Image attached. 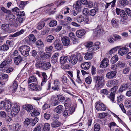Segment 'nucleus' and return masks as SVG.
<instances>
[{"label": "nucleus", "mask_w": 131, "mask_h": 131, "mask_svg": "<svg viewBox=\"0 0 131 131\" xmlns=\"http://www.w3.org/2000/svg\"><path fill=\"white\" fill-rule=\"evenodd\" d=\"M19 50L23 56L27 57L29 55V52L30 50V48L28 46L23 45L20 47Z\"/></svg>", "instance_id": "1"}, {"label": "nucleus", "mask_w": 131, "mask_h": 131, "mask_svg": "<svg viewBox=\"0 0 131 131\" xmlns=\"http://www.w3.org/2000/svg\"><path fill=\"white\" fill-rule=\"evenodd\" d=\"M94 79L97 82L98 87L101 88L103 86L105 83L103 76H97L95 77Z\"/></svg>", "instance_id": "2"}, {"label": "nucleus", "mask_w": 131, "mask_h": 131, "mask_svg": "<svg viewBox=\"0 0 131 131\" xmlns=\"http://www.w3.org/2000/svg\"><path fill=\"white\" fill-rule=\"evenodd\" d=\"M69 79H68L67 77L65 75L62 76L61 77V81L62 83L64 84L67 85L68 86L71 84V82L74 84H75V82L73 80L72 78L69 77Z\"/></svg>", "instance_id": "3"}, {"label": "nucleus", "mask_w": 131, "mask_h": 131, "mask_svg": "<svg viewBox=\"0 0 131 131\" xmlns=\"http://www.w3.org/2000/svg\"><path fill=\"white\" fill-rule=\"evenodd\" d=\"M55 49L57 50H61L63 48V45L59 40L56 39L53 43Z\"/></svg>", "instance_id": "4"}, {"label": "nucleus", "mask_w": 131, "mask_h": 131, "mask_svg": "<svg viewBox=\"0 0 131 131\" xmlns=\"http://www.w3.org/2000/svg\"><path fill=\"white\" fill-rule=\"evenodd\" d=\"M118 89L117 86H114L113 88H112L111 90L113 92H111L110 93V95L108 96V97L110 98V100L112 102H113L114 101V97L115 96V92L116 91V90Z\"/></svg>", "instance_id": "5"}, {"label": "nucleus", "mask_w": 131, "mask_h": 131, "mask_svg": "<svg viewBox=\"0 0 131 131\" xmlns=\"http://www.w3.org/2000/svg\"><path fill=\"white\" fill-rule=\"evenodd\" d=\"M78 60L76 53L75 54L71 55L69 57V62L73 65L77 63Z\"/></svg>", "instance_id": "6"}, {"label": "nucleus", "mask_w": 131, "mask_h": 131, "mask_svg": "<svg viewBox=\"0 0 131 131\" xmlns=\"http://www.w3.org/2000/svg\"><path fill=\"white\" fill-rule=\"evenodd\" d=\"M61 39L63 45L65 46H68L70 44V40L68 37L64 36L61 38Z\"/></svg>", "instance_id": "7"}, {"label": "nucleus", "mask_w": 131, "mask_h": 131, "mask_svg": "<svg viewBox=\"0 0 131 131\" xmlns=\"http://www.w3.org/2000/svg\"><path fill=\"white\" fill-rule=\"evenodd\" d=\"M95 108L97 110L99 111H105L106 110L105 105L102 103L97 102Z\"/></svg>", "instance_id": "8"}, {"label": "nucleus", "mask_w": 131, "mask_h": 131, "mask_svg": "<svg viewBox=\"0 0 131 131\" xmlns=\"http://www.w3.org/2000/svg\"><path fill=\"white\" fill-rule=\"evenodd\" d=\"M20 110V107L18 105H14L13 106L11 110V113L14 115L18 113Z\"/></svg>", "instance_id": "9"}, {"label": "nucleus", "mask_w": 131, "mask_h": 131, "mask_svg": "<svg viewBox=\"0 0 131 131\" xmlns=\"http://www.w3.org/2000/svg\"><path fill=\"white\" fill-rule=\"evenodd\" d=\"M12 104L11 102L8 101L5 102L4 109L7 112H9L11 110Z\"/></svg>", "instance_id": "10"}, {"label": "nucleus", "mask_w": 131, "mask_h": 131, "mask_svg": "<svg viewBox=\"0 0 131 131\" xmlns=\"http://www.w3.org/2000/svg\"><path fill=\"white\" fill-rule=\"evenodd\" d=\"M117 73L116 70L109 72L106 74V77L108 79H112L116 75Z\"/></svg>", "instance_id": "11"}, {"label": "nucleus", "mask_w": 131, "mask_h": 131, "mask_svg": "<svg viewBox=\"0 0 131 131\" xmlns=\"http://www.w3.org/2000/svg\"><path fill=\"white\" fill-rule=\"evenodd\" d=\"M109 60L107 58H104L101 62L100 67L102 68L106 67L108 65Z\"/></svg>", "instance_id": "12"}, {"label": "nucleus", "mask_w": 131, "mask_h": 131, "mask_svg": "<svg viewBox=\"0 0 131 131\" xmlns=\"http://www.w3.org/2000/svg\"><path fill=\"white\" fill-rule=\"evenodd\" d=\"M73 7L78 12H80L81 10V2L79 1H77L75 4L73 5Z\"/></svg>", "instance_id": "13"}, {"label": "nucleus", "mask_w": 131, "mask_h": 131, "mask_svg": "<svg viewBox=\"0 0 131 131\" xmlns=\"http://www.w3.org/2000/svg\"><path fill=\"white\" fill-rule=\"evenodd\" d=\"M51 54L50 52H46L40 54V57L43 59L45 60L49 58L51 56Z\"/></svg>", "instance_id": "14"}, {"label": "nucleus", "mask_w": 131, "mask_h": 131, "mask_svg": "<svg viewBox=\"0 0 131 131\" xmlns=\"http://www.w3.org/2000/svg\"><path fill=\"white\" fill-rule=\"evenodd\" d=\"M116 12L117 15H119L120 17H119V19L120 20L121 23H123V21H122L123 16V10H121V9L117 8L116 9Z\"/></svg>", "instance_id": "15"}, {"label": "nucleus", "mask_w": 131, "mask_h": 131, "mask_svg": "<svg viewBox=\"0 0 131 131\" xmlns=\"http://www.w3.org/2000/svg\"><path fill=\"white\" fill-rule=\"evenodd\" d=\"M85 31L83 29L78 30L76 32L77 36L79 38H81L85 33Z\"/></svg>", "instance_id": "16"}, {"label": "nucleus", "mask_w": 131, "mask_h": 131, "mask_svg": "<svg viewBox=\"0 0 131 131\" xmlns=\"http://www.w3.org/2000/svg\"><path fill=\"white\" fill-rule=\"evenodd\" d=\"M59 55V53L58 52L55 53L53 55L52 57V60L51 61L52 63H55L57 62L58 57Z\"/></svg>", "instance_id": "17"}, {"label": "nucleus", "mask_w": 131, "mask_h": 131, "mask_svg": "<svg viewBox=\"0 0 131 131\" xmlns=\"http://www.w3.org/2000/svg\"><path fill=\"white\" fill-rule=\"evenodd\" d=\"M123 100V95L121 94L119 96L117 97V100L118 104H119L120 107L123 111V104L122 103L119 104V103L122 102Z\"/></svg>", "instance_id": "18"}, {"label": "nucleus", "mask_w": 131, "mask_h": 131, "mask_svg": "<svg viewBox=\"0 0 131 131\" xmlns=\"http://www.w3.org/2000/svg\"><path fill=\"white\" fill-rule=\"evenodd\" d=\"M63 107L61 105H60L57 106L54 109L55 112L58 114H60L63 110Z\"/></svg>", "instance_id": "19"}, {"label": "nucleus", "mask_w": 131, "mask_h": 131, "mask_svg": "<svg viewBox=\"0 0 131 131\" xmlns=\"http://www.w3.org/2000/svg\"><path fill=\"white\" fill-rule=\"evenodd\" d=\"M23 108L25 109L28 112L31 111V110L33 109L32 105L30 104H26L24 106Z\"/></svg>", "instance_id": "20"}, {"label": "nucleus", "mask_w": 131, "mask_h": 131, "mask_svg": "<svg viewBox=\"0 0 131 131\" xmlns=\"http://www.w3.org/2000/svg\"><path fill=\"white\" fill-rule=\"evenodd\" d=\"M90 66V62H86L83 63L81 66V68L84 69L86 70L88 69Z\"/></svg>", "instance_id": "21"}, {"label": "nucleus", "mask_w": 131, "mask_h": 131, "mask_svg": "<svg viewBox=\"0 0 131 131\" xmlns=\"http://www.w3.org/2000/svg\"><path fill=\"white\" fill-rule=\"evenodd\" d=\"M54 38L53 36L49 35L46 38V41L49 43H52Z\"/></svg>", "instance_id": "22"}, {"label": "nucleus", "mask_w": 131, "mask_h": 131, "mask_svg": "<svg viewBox=\"0 0 131 131\" xmlns=\"http://www.w3.org/2000/svg\"><path fill=\"white\" fill-rule=\"evenodd\" d=\"M67 57L66 56H62L60 58V63L61 64L66 63L67 61Z\"/></svg>", "instance_id": "23"}, {"label": "nucleus", "mask_w": 131, "mask_h": 131, "mask_svg": "<svg viewBox=\"0 0 131 131\" xmlns=\"http://www.w3.org/2000/svg\"><path fill=\"white\" fill-rule=\"evenodd\" d=\"M22 60L21 57L19 56L16 57L14 60V62L16 65H18Z\"/></svg>", "instance_id": "24"}, {"label": "nucleus", "mask_w": 131, "mask_h": 131, "mask_svg": "<svg viewBox=\"0 0 131 131\" xmlns=\"http://www.w3.org/2000/svg\"><path fill=\"white\" fill-rule=\"evenodd\" d=\"M102 28L100 26H98L97 28L94 30V31L95 34H98L102 33L103 32Z\"/></svg>", "instance_id": "25"}, {"label": "nucleus", "mask_w": 131, "mask_h": 131, "mask_svg": "<svg viewBox=\"0 0 131 131\" xmlns=\"http://www.w3.org/2000/svg\"><path fill=\"white\" fill-rule=\"evenodd\" d=\"M25 31L24 29H21L20 31L17 32L12 35H11L10 37H16L23 34Z\"/></svg>", "instance_id": "26"}, {"label": "nucleus", "mask_w": 131, "mask_h": 131, "mask_svg": "<svg viewBox=\"0 0 131 131\" xmlns=\"http://www.w3.org/2000/svg\"><path fill=\"white\" fill-rule=\"evenodd\" d=\"M54 86L52 87L53 89L58 90L59 89V85L60 82L59 81L55 80L54 82Z\"/></svg>", "instance_id": "27"}, {"label": "nucleus", "mask_w": 131, "mask_h": 131, "mask_svg": "<svg viewBox=\"0 0 131 131\" xmlns=\"http://www.w3.org/2000/svg\"><path fill=\"white\" fill-rule=\"evenodd\" d=\"M61 125V123L58 121H53L51 124V126L52 127L55 128L59 127Z\"/></svg>", "instance_id": "28"}, {"label": "nucleus", "mask_w": 131, "mask_h": 131, "mask_svg": "<svg viewBox=\"0 0 131 131\" xmlns=\"http://www.w3.org/2000/svg\"><path fill=\"white\" fill-rule=\"evenodd\" d=\"M51 65L49 62H43L42 68L45 70L48 69L50 68Z\"/></svg>", "instance_id": "29"}, {"label": "nucleus", "mask_w": 131, "mask_h": 131, "mask_svg": "<svg viewBox=\"0 0 131 131\" xmlns=\"http://www.w3.org/2000/svg\"><path fill=\"white\" fill-rule=\"evenodd\" d=\"M45 24L43 21H40L37 24V28L39 30L41 29L45 26Z\"/></svg>", "instance_id": "30"}, {"label": "nucleus", "mask_w": 131, "mask_h": 131, "mask_svg": "<svg viewBox=\"0 0 131 131\" xmlns=\"http://www.w3.org/2000/svg\"><path fill=\"white\" fill-rule=\"evenodd\" d=\"M9 28V25L8 24H4L2 25V29L5 31H8Z\"/></svg>", "instance_id": "31"}, {"label": "nucleus", "mask_w": 131, "mask_h": 131, "mask_svg": "<svg viewBox=\"0 0 131 131\" xmlns=\"http://www.w3.org/2000/svg\"><path fill=\"white\" fill-rule=\"evenodd\" d=\"M58 97L54 96H52L51 100L52 102L54 104V106L59 104V102L58 101Z\"/></svg>", "instance_id": "32"}, {"label": "nucleus", "mask_w": 131, "mask_h": 131, "mask_svg": "<svg viewBox=\"0 0 131 131\" xmlns=\"http://www.w3.org/2000/svg\"><path fill=\"white\" fill-rule=\"evenodd\" d=\"M9 47L7 45L4 44L0 47V50L2 51H7L8 50Z\"/></svg>", "instance_id": "33"}, {"label": "nucleus", "mask_w": 131, "mask_h": 131, "mask_svg": "<svg viewBox=\"0 0 131 131\" xmlns=\"http://www.w3.org/2000/svg\"><path fill=\"white\" fill-rule=\"evenodd\" d=\"M42 82L41 84V86H42L47 81V76L46 75V73H42Z\"/></svg>", "instance_id": "34"}, {"label": "nucleus", "mask_w": 131, "mask_h": 131, "mask_svg": "<svg viewBox=\"0 0 131 131\" xmlns=\"http://www.w3.org/2000/svg\"><path fill=\"white\" fill-rule=\"evenodd\" d=\"M38 86L37 84L32 83L29 85V87L33 90L37 91Z\"/></svg>", "instance_id": "35"}, {"label": "nucleus", "mask_w": 131, "mask_h": 131, "mask_svg": "<svg viewBox=\"0 0 131 131\" xmlns=\"http://www.w3.org/2000/svg\"><path fill=\"white\" fill-rule=\"evenodd\" d=\"M12 86L13 87V89L12 91V92L14 93L16 91L17 88L18 87L17 82L16 81H14Z\"/></svg>", "instance_id": "36"}, {"label": "nucleus", "mask_w": 131, "mask_h": 131, "mask_svg": "<svg viewBox=\"0 0 131 131\" xmlns=\"http://www.w3.org/2000/svg\"><path fill=\"white\" fill-rule=\"evenodd\" d=\"M21 125L18 123L14 124L13 125V129L14 131H18L21 127Z\"/></svg>", "instance_id": "37"}, {"label": "nucleus", "mask_w": 131, "mask_h": 131, "mask_svg": "<svg viewBox=\"0 0 131 131\" xmlns=\"http://www.w3.org/2000/svg\"><path fill=\"white\" fill-rule=\"evenodd\" d=\"M118 56L115 55L112 57L111 60V62L112 64H114L118 60Z\"/></svg>", "instance_id": "38"}, {"label": "nucleus", "mask_w": 131, "mask_h": 131, "mask_svg": "<svg viewBox=\"0 0 131 131\" xmlns=\"http://www.w3.org/2000/svg\"><path fill=\"white\" fill-rule=\"evenodd\" d=\"M92 53H85L84 58L86 60H91L92 58Z\"/></svg>", "instance_id": "39"}, {"label": "nucleus", "mask_w": 131, "mask_h": 131, "mask_svg": "<svg viewBox=\"0 0 131 131\" xmlns=\"http://www.w3.org/2000/svg\"><path fill=\"white\" fill-rule=\"evenodd\" d=\"M37 81V79L34 76H32L29 77L28 80V83L32 82H36Z\"/></svg>", "instance_id": "40"}, {"label": "nucleus", "mask_w": 131, "mask_h": 131, "mask_svg": "<svg viewBox=\"0 0 131 131\" xmlns=\"http://www.w3.org/2000/svg\"><path fill=\"white\" fill-rule=\"evenodd\" d=\"M29 39L30 42H33L36 41V39L35 38L34 35L32 34L29 35Z\"/></svg>", "instance_id": "41"}, {"label": "nucleus", "mask_w": 131, "mask_h": 131, "mask_svg": "<svg viewBox=\"0 0 131 131\" xmlns=\"http://www.w3.org/2000/svg\"><path fill=\"white\" fill-rule=\"evenodd\" d=\"M50 129V124L47 123L45 124L43 130L44 131H49Z\"/></svg>", "instance_id": "42"}, {"label": "nucleus", "mask_w": 131, "mask_h": 131, "mask_svg": "<svg viewBox=\"0 0 131 131\" xmlns=\"http://www.w3.org/2000/svg\"><path fill=\"white\" fill-rule=\"evenodd\" d=\"M31 114L32 116H35L39 115L40 113L35 109H33V111L31 112Z\"/></svg>", "instance_id": "43"}, {"label": "nucleus", "mask_w": 131, "mask_h": 131, "mask_svg": "<svg viewBox=\"0 0 131 131\" xmlns=\"http://www.w3.org/2000/svg\"><path fill=\"white\" fill-rule=\"evenodd\" d=\"M32 121L31 119L30 118H27L24 121V124L25 126H27Z\"/></svg>", "instance_id": "44"}, {"label": "nucleus", "mask_w": 131, "mask_h": 131, "mask_svg": "<svg viewBox=\"0 0 131 131\" xmlns=\"http://www.w3.org/2000/svg\"><path fill=\"white\" fill-rule=\"evenodd\" d=\"M28 3V1H21L20 2V4L19 5V7L21 9L24 8L25 5L27 4Z\"/></svg>", "instance_id": "45"}, {"label": "nucleus", "mask_w": 131, "mask_h": 131, "mask_svg": "<svg viewBox=\"0 0 131 131\" xmlns=\"http://www.w3.org/2000/svg\"><path fill=\"white\" fill-rule=\"evenodd\" d=\"M71 100L70 99H67L65 101L64 105L66 108V107H70L71 105Z\"/></svg>", "instance_id": "46"}, {"label": "nucleus", "mask_w": 131, "mask_h": 131, "mask_svg": "<svg viewBox=\"0 0 131 131\" xmlns=\"http://www.w3.org/2000/svg\"><path fill=\"white\" fill-rule=\"evenodd\" d=\"M112 25L114 27L117 28L118 27V24L115 19H113L111 20Z\"/></svg>", "instance_id": "47"}, {"label": "nucleus", "mask_w": 131, "mask_h": 131, "mask_svg": "<svg viewBox=\"0 0 131 131\" xmlns=\"http://www.w3.org/2000/svg\"><path fill=\"white\" fill-rule=\"evenodd\" d=\"M100 45V43L99 42H97L94 43V45L93 46L94 49V50L95 51L99 49L100 47L99 45Z\"/></svg>", "instance_id": "48"}, {"label": "nucleus", "mask_w": 131, "mask_h": 131, "mask_svg": "<svg viewBox=\"0 0 131 131\" xmlns=\"http://www.w3.org/2000/svg\"><path fill=\"white\" fill-rule=\"evenodd\" d=\"M8 76L7 74H4L2 72H0V79L3 80L6 79Z\"/></svg>", "instance_id": "49"}, {"label": "nucleus", "mask_w": 131, "mask_h": 131, "mask_svg": "<svg viewBox=\"0 0 131 131\" xmlns=\"http://www.w3.org/2000/svg\"><path fill=\"white\" fill-rule=\"evenodd\" d=\"M23 21V19L21 17H20L17 20H16V21L17 22L16 23V26H20L21 24L22 23Z\"/></svg>", "instance_id": "50"}, {"label": "nucleus", "mask_w": 131, "mask_h": 131, "mask_svg": "<svg viewBox=\"0 0 131 131\" xmlns=\"http://www.w3.org/2000/svg\"><path fill=\"white\" fill-rule=\"evenodd\" d=\"M52 49L53 47L51 46L47 47L45 48V51L46 52H50L51 53Z\"/></svg>", "instance_id": "51"}, {"label": "nucleus", "mask_w": 131, "mask_h": 131, "mask_svg": "<svg viewBox=\"0 0 131 131\" xmlns=\"http://www.w3.org/2000/svg\"><path fill=\"white\" fill-rule=\"evenodd\" d=\"M84 19V17L82 16L81 15L77 18L76 20L78 22L81 23L83 21Z\"/></svg>", "instance_id": "52"}, {"label": "nucleus", "mask_w": 131, "mask_h": 131, "mask_svg": "<svg viewBox=\"0 0 131 131\" xmlns=\"http://www.w3.org/2000/svg\"><path fill=\"white\" fill-rule=\"evenodd\" d=\"M43 62L41 61H38L35 64V66L37 68H42Z\"/></svg>", "instance_id": "53"}, {"label": "nucleus", "mask_w": 131, "mask_h": 131, "mask_svg": "<svg viewBox=\"0 0 131 131\" xmlns=\"http://www.w3.org/2000/svg\"><path fill=\"white\" fill-rule=\"evenodd\" d=\"M120 47V46H117L112 49L109 52V54H111L114 53L117 50V48Z\"/></svg>", "instance_id": "54"}, {"label": "nucleus", "mask_w": 131, "mask_h": 131, "mask_svg": "<svg viewBox=\"0 0 131 131\" xmlns=\"http://www.w3.org/2000/svg\"><path fill=\"white\" fill-rule=\"evenodd\" d=\"M97 12V11L95 9H92L90 11L89 15L90 16H94L95 15Z\"/></svg>", "instance_id": "55"}, {"label": "nucleus", "mask_w": 131, "mask_h": 131, "mask_svg": "<svg viewBox=\"0 0 131 131\" xmlns=\"http://www.w3.org/2000/svg\"><path fill=\"white\" fill-rule=\"evenodd\" d=\"M57 23L56 21L55 20H53L51 21L49 23V26L51 27H52L56 26L57 24Z\"/></svg>", "instance_id": "56"}, {"label": "nucleus", "mask_w": 131, "mask_h": 131, "mask_svg": "<svg viewBox=\"0 0 131 131\" xmlns=\"http://www.w3.org/2000/svg\"><path fill=\"white\" fill-rule=\"evenodd\" d=\"M1 9L2 11L4 13H6L10 14L11 13V12L10 10H7L5 7L2 6L1 7Z\"/></svg>", "instance_id": "57"}, {"label": "nucleus", "mask_w": 131, "mask_h": 131, "mask_svg": "<svg viewBox=\"0 0 131 131\" xmlns=\"http://www.w3.org/2000/svg\"><path fill=\"white\" fill-rule=\"evenodd\" d=\"M128 17L127 15L125 13H123V20H124L125 21H124L123 20V24L126 25L127 23V20Z\"/></svg>", "instance_id": "58"}, {"label": "nucleus", "mask_w": 131, "mask_h": 131, "mask_svg": "<svg viewBox=\"0 0 131 131\" xmlns=\"http://www.w3.org/2000/svg\"><path fill=\"white\" fill-rule=\"evenodd\" d=\"M5 61L7 63V64H9L12 63V60L10 58L8 57H7L5 58Z\"/></svg>", "instance_id": "59"}, {"label": "nucleus", "mask_w": 131, "mask_h": 131, "mask_svg": "<svg viewBox=\"0 0 131 131\" xmlns=\"http://www.w3.org/2000/svg\"><path fill=\"white\" fill-rule=\"evenodd\" d=\"M100 129V126L99 124L96 123L94 126V131H99Z\"/></svg>", "instance_id": "60"}, {"label": "nucleus", "mask_w": 131, "mask_h": 131, "mask_svg": "<svg viewBox=\"0 0 131 131\" xmlns=\"http://www.w3.org/2000/svg\"><path fill=\"white\" fill-rule=\"evenodd\" d=\"M124 89H131V83H129L123 86Z\"/></svg>", "instance_id": "61"}, {"label": "nucleus", "mask_w": 131, "mask_h": 131, "mask_svg": "<svg viewBox=\"0 0 131 131\" xmlns=\"http://www.w3.org/2000/svg\"><path fill=\"white\" fill-rule=\"evenodd\" d=\"M101 93L105 95H107L109 93V91L105 89H103L100 91Z\"/></svg>", "instance_id": "62"}, {"label": "nucleus", "mask_w": 131, "mask_h": 131, "mask_svg": "<svg viewBox=\"0 0 131 131\" xmlns=\"http://www.w3.org/2000/svg\"><path fill=\"white\" fill-rule=\"evenodd\" d=\"M85 81L88 84H91L92 81L91 77L90 76L86 78Z\"/></svg>", "instance_id": "63"}, {"label": "nucleus", "mask_w": 131, "mask_h": 131, "mask_svg": "<svg viewBox=\"0 0 131 131\" xmlns=\"http://www.w3.org/2000/svg\"><path fill=\"white\" fill-rule=\"evenodd\" d=\"M9 20L11 21H13L15 18V16L13 14H9L8 17Z\"/></svg>", "instance_id": "64"}]
</instances>
